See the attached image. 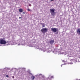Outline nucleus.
Here are the masks:
<instances>
[{"label":"nucleus","mask_w":80,"mask_h":80,"mask_svg":"<svg viewBox=\"0 0 80 80\" xmlns=\"http://www.w3.org/2000/svg\"><path fill=\"white\" fill-rule=\"evenodd\" d=\"M19 19H20V18H21L20 17H19Z\"/></svg>","instance_id":"obj_13"},{"label":"nucleus","mask_w":80,"mask_h":80,"mask_svg":"<svg viewBox=\"0 0 80 80\" xmlns=\"http://www.w3.org/2000/svg\"><path fill=\"white\" fill-rule=\"evenodd\" d=\"M12 78H14V76H13Z\"/></svg>","instance_id":"obj_14"},{"label":"nucleus","mask_w":80,"mask_h":80,"mask_svg":"<svg viewBox=\"0 0 80 80\" xmlns=\"http://www.w3.org/2000/svg\"><path fill=\"white\" fill-rule=\"evenodd\" d=\"M61 67H62V65H61Z\"/></svg>","instance_id":"obj_17"},{"label":"nucleus","mask_w":80,"mask_h":80,"mask_svg":"<svg viewBox=\"0 0 80 80\" xmlns=\"http://www.w3.org/2000/svg\"><path fill=\"white\" fill-rule=\"evenodd\" d=\"M55 9H50V12L51 13V15L52 16H55Z\"/></svg>","instance_id":"obj_2"},{"label":"nucleus","mask_w":80,"mask_h":80,"mask_svg":"<svg viewBox=\"0 0 80 80\" xmlns=\"http://www.w3.org/2000/svg\"><path fill=\"white\" fill-rule=\"evenodd\" d=\"M42 25V27H45V24H44V23H41Z\"/></svg>","instance_id":"obj_9"},{"label":"nucleus","mask_w":80,"mask_h":80,"mask_svg":"<svg viewBox=\"0 0 80 80\" xmlns=\"http://www.w3.org/2000/svg\"><path fill=\"white\" fill-rule=\"evenodd\" d=\"M51 30L54 32H56L57 31L58 32V29L56 28H52Z\"/></svg>","instance_id":"obj_4"},{"label":"nucleus","mask_w":80,"mask_h":80,"mask_svg":"<svg viewBox=\"0 0 80 80\" xmlns=\"http://www.w3.org/2000/svg\"><path fill=\"white\" fill-rule=\"evenodd\" d=\"M35 79V76H32V77L31 78V79H32V80H34V79Z\"/></svg>","instance_id":"obj_8"},{"label":"nucleus","mask_w":80,"mask_h":80,"mask_svg":"<svg viewBox=\"0 0 80 80\" xmlns=\"http://www.w3.org/2000/svg\"><path fill=\"white\" fill-rule=\"evenodd\" d=\"M28 11H30V9H28Z\"/></svg>","instance_id":"obj_12"},{"label":"nucleus","mask_w":80,"mask_h":80,"mask_svg":"<svg viewBox=\"0 0 80 80\" xmlns=\"http://www.w3.org/2000/svg\"><path fill=\"white\" fill-rule=\"evenodd\" d=\"M55 41H54V40H51L49 41V43H50V44H51V45H53V43H54V42Z\"/></svg>","instance_id":"obj_5"},{"label":"nucleus","mask_w":80,"mask_h":80,"mask_svg":"<svg viewBox=\"0 0 80 80\" xmlns=\"http://www.w3.org/2000/svg\"><path fill=\"white\" fill-rule=\"evenodd\" d=\"M61 67H62V65H61Z\"/></svg>","instance_id":"obj_18"},{"label":"nucleus","mask_w":80,"mask_h":80,"mask_svg":"<svg viewBox=\"0 0 80 80\" xmlns=\"http://www.w3.org/2000/svg\"><path fill=\"white\" fill-rule=\"evenodd\" d=\"M6 77H7L8 78L9 77H8V75H6Z\"/></svg>","instance_id":"obj_10"},{"label":"nucleus","mask_w":80,"mask_h":80,"mask_svg":"<svg viewBox=\"0 0 80 80\" xmlns=\"http://www.w3.org/2000/svg\"><path fill=\"white\" fill-rule=\"evenodd\" d=\"M77 33L79 35H80V28H78L77 31Z\"/></svg>","instance_id":"obj_6"},{"label":"nucleus","mask_w":80,"mask_h":80,"mask_svg":"<svg viewBox=\"0 0 80 80\" xmlns=\"http://www.w3.org/2000/svg\"><path fill=\"white\" fill-rule=\"evenodd\" d=\"M29 6H30V7H31V5L30 4V5H29Z\"/></svg>","instance_id":"obj_15"},{"label":"nucleus","mask_w":80,"mask_h":80,"mask_svg":"<svg viewBox=\"0 0 80 80\" xmlns=\"http://www.w3.org/2000/svg\"><path fill=\"white\" fill-rule=\"evenodd\" d=\"M19 12H20L21 13H22V12H23V9L22 8H20L19 9Z\"/></svg>","instance_id":"obj_7"},{"label":"nucleus","mask_w":80,"mask_h":80,"mask_svg":"<svg viewBox=\"0 0 80 80\" xmlns=\"http://www.w3.org/2000/svg\"><path fill=\"white\" fill-rule=\"evenodd\" d=\"M48 31V28H43L41 30V32L43 33H45L46 32H47Z\"/></svg>","instance_id":"obj_3"},{"label":"nucleus","mask_w":80,"mask_h":80,"mask_svg":"<svg viewBox=\"0 0 80 80\" xmlns=\"http://www.w3.org/2000/svg\"><path fill=\"white\" fill-rule=\"evenodd\" d=\"M54 0H51V1H53Z\"/></svg>","instance_id":"obj_16"},{"label":"nucleus","mask_w":80,"mask_h":80,"mask_svg":"<svg viewBox=\"0 0 80 80\" xmlns=\"http://www.w3.org/2000/svg\"><path fill=\"white\" fill-rule=\"evenodd\" d=\"M25 14V12H23V13H22V14Z\"/></svg>","instance_id":"obj_11"},{"label":"nucleus","mask_w":80,"mask_h":80,"mask_svg":"<svg viewBox=\"0 0 80 80\" xmlns=\"http://www.w3.org/2000/svg\"><path fill=\"white\" fill-rule=\"evenodd\" d=\"M0 43L1 44V45H5V44L7 43V42L5 41V39H1L0 38Z\"/></svg>","instance_id":"obj_1"}]
</instances>
